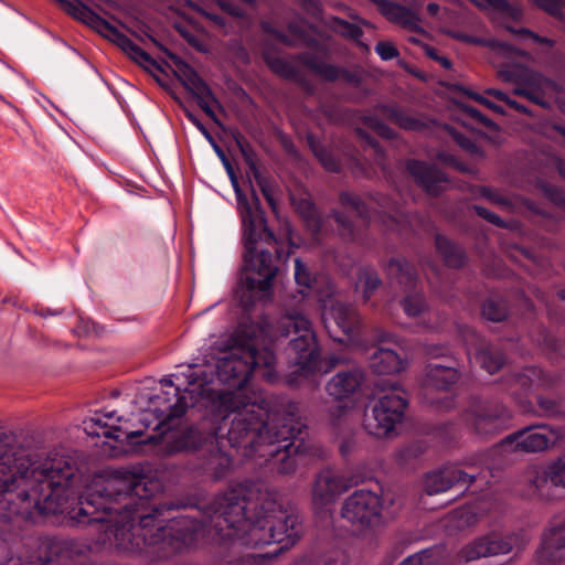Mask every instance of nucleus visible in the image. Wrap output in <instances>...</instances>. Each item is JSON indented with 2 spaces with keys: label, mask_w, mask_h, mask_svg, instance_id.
Instances as JSON below:
<instances>
[{
  "label": "nucleus",
  "mask_w": 565,
  "mask_h": 565,
  "mask_svg": "<svg viewBox=\"0 0 565 565\" xmlns=\"http://www.w3.org/2000/svg\"><path fill=\"white\" fill-rule=\"evenodd\" d=\"M66 524L92 527L105 550H147L158 558L206 543L222 565H267L302 534L300 518L252 481L199 500L168 494L158 479L129 470L88 488L67 511Z\"/></svg>",
  "instance_id": "f257e3e1"
},
{
  "label": "nucleus",
  "mask_w": 565,
  "mask_h": 565,
  "mask_svg": "<svg viewBox=\"0 0 565 565\" xmlns=\"http://www.w3.org/2000/svg\"><path fill=\"white\" fill-rule=\"evenodd\" d=\"M275 363L274 341L265 326L242 321L210 376L193 373L183 391L163 377L160 384L169 391L154 395L150 404L160 426L171 430L164 437L167 452L195 454L200 468L215 481L233 466L225 444L245 458H264L278 473H292L298 457L309 449L298 404L249 386L253 373L277 383Z\"/></svg>",
  "instance_id": "f03ea898"
},
{
  "label": "nucleus",
  "mask_w": 565,
  "mask_h": 565,
  "mask_svg": "<svg viewBox=\"0 0 565 565\" xmlns=\"http://www.w3.org/2000/svg\"><path fill=\"white\" fill-rule=\"evenodd\" d=\"M222 162L232 181L242 220L244 274L237 297L241 305L249 309L257 300L271 296L274 281L280 265L288 259L289 252L286 250L284 242L269 230L255 189H250L248 198L239 186L227 157Z\"/></svg>",
  "instance_id": "7ed1b4c3"
},
{
  "label": "nucleus",
  "mask_w": 565,
  "mask_h": 565,
  "mask_svg": "<svg viewBox=\"0 0 565 565\" xmlns=\"http://www.w3.org/2000/svg\"><path fill=\"white\" fill-rule=\"evenodd\" d=\"M277 341L285 348L289 363L298 366V370L288 379L290 385L296 384V377L307 375L318 370L321 352L318 345L316 333L307 317L298 311H288L278 322Z\"/></svg>",
  "instance_id": "20e7f679"
},
{
  "label": "nucleus",
  "mask_w": 565,
  "mask_h": 565,
  "mask_svg": "<svg viewBox=\"0 0 565 565\" xmlns=\"http://www.w3.org/2000/svg\"><path fill=\"white\" fill-rule=\"evenodd\" d=\"M554 433L547 424L530 425L505 437L500 446L478 454V462L487 467L491 477H495V472L500 469L495 457L502 448L509 447L514 451L523 452H540L554 443L551 436Z\"/></svg>",
  "instance_id": "39448f33"
},
{
  "label": "nucleus",
  "mask_w": 565,
  "mask_h": 565,
  "mask_svg": "<svg viewBox=\"0 0 565 565\" xmlns=\"http://www.w3.org/2000/svg\"><path fill=\"white\" fill-rule=\"evenodd\" d=\"M407 405L406 393L393 386L374 402L371 414L365 413V430L375 437L387 436L404 419Z\"/></svg>",
  "instance_id": "423d86ee"
},
{
  "label": "nucleus",
  "mask_w": 565,
  "mask_h": 565,
  "mask_svg": "<svg viewBox=\"0 0 565 565\" xmlns=\"http://www.w3.org/2000/svg\"><path fill=\"white\" fill-rule=\"evenodd\" d=\"M511 418L512 413L503 403L480 397L472 398L463 413V419L470 429L482 437L505 430Z\"/></svg>",
  "instance_id": "0eeeda50"
},
{
  "label": "nucleus",
  "mask_w": 565,
  "mask_h": 565,
  "mask_svg": "<svg viewBox=\"0 0 565 565\" xmlns=\"http://www.w3.org/2000/svg\"><path fill=\"white\" fill-rule=\"evenodd\" d=\"M527 541L529 539L523 530L513 532L491 531L462 546L457 554V558L459 562L469 563L481 557L504 555L514 548L516 551L523 550Z\"/></svg>",
  "instance_id": "6e6552de"
},
{
  "label": "nucleus",
  "mask_w": 565,
  "mask_h": 565,
  "mask_svg": "<svg viewBox=\"0 0 565 565\" xmlns=\"http://www.w3.org/2000/svg\"><path fill=\"white\" fill-rule=\"evenodd\" d=\"M340 204L345 211L333 210V216L339 235L345 242L358 243L363 238V228L369 224L374 209L360 195L341 192Z\"/></svg>",
  "instance_id": "1a4fd4ad"
},
{
  "label": "nucleus",
  "mask_w": 565,
  "mask_h": 565,
  "mask_svg": "<svg viewBox=\"0 0 565 565\" xmlns=\"http://www.w3.org/2000/svg\"><path fill=\"white\" fill-rule=\"evenodd\" d=\"M387 277L403 288L406 296L401 305L408 317L419 316L427 307L424 294L418 289L416 267L403 257H392L386 265Z\"/></svg>",
  "instance_id": "9d476101"
},
{
  "label": "nucleus",
  "mask_w": 565,
  "mask_h": 565,
  "mask_svg": "<svg viewBox=\"0 0 565 565\" xmlns=\"http://www.w3.org/2000/svg\"><path fill=\"white\" fill-rule=\"evenodd\" d=\"M341 515L361 529L374 527L382 519V498L371 490H355L344 500Z\"/></svg>",
  "instance_id": "9b49d317"
},
{
  "label": "nucleus",
  "mask_w": 565,
  "mask_h": 565,
  "mask_svg": "<svg viewBox=\"0 0 565 565\" xmlns=\"http://www.w3.org/2000/svg\"><path fill=\"white\" fill-rule=\"evenodd\" d=\"M469 463L480 467L481 470L475 473L466 472L458 466H446L439 470L427 473L424 481L426 493L428 495L438 494L456 486L467 488L478 479L489 483V478H491L490 472L487 470L486 466L478 462V454L470 459Z\"/></svg>",
  "instance_id": "f8f14e48"
},
{
  "label": "nucleus",
  "mask_w": 565,
  "mask_h": 565,
  "mask_svg": "<svg viewBox=\"0 0 565 565\" xmlns=\"http://www.w3.org/2000/svg\"><path fill=\"white\" fill-rule=\"evenodd\" d=\"M322 322L329 337L338 343L353 341L361 328V317L352 305L335 301L322 316Z\"/></svg>",
  "instance_id": "ddd939ff"
},
{
  "label": "nucleus",
  "mask_w": 565,
  "mask_h": 565,
  "mask_svg": "<svg viewBox=\"0 0 565 565\" xmlns=\"http://www.w3.org/2000/svg\"><path fill=\"white\" fill-rule=\"evenodd\" d=\"M348 483L343 477L331 469L321 470L312 488V503L318 514L322 519L331 518L328 507L348 489Z\"/></svg>",
  "instance_id": "4468645a"
},
{
  "label": "nucleus",
  "mask_w": 565,
  "mask_h": 565,
  "mask_svg": "<svg viewBox=\"0 0 565 565\" xmlns=\"http://www.w3.org/2000/svg\"><path fill=\"white\" fill-rule=\"evenodd\" d=\"M299 61L313 72L316 75L327 82L342 81L355 88H359L363 81V72L360 68L349 70L342 66L322 62L317 55L310 53H302L299 55Z\"/></svg>",
  "instance_id": "2eb2a0df"
},
{
  "label": "nucleus",
  "mask_w": 565,
  "mask_h": 565,
  "mask_svg": "<svg viewBox=\"0 0 565 565\" xmlns=\"http://www.w3.org/2000/svg\"><path fill=\"white\" fill-rule=\"evenodd\" d=\"M406 170L427 194L438 196L444 191V184L448 182L447 175L435 164L408 159Z\"/></svg>",
  "instance_id": "dca6fc26"
},
{
  "label": "nucleus",
  "mask_w": 565,
  "mask_h": 565,
  "mask_svg": "<svg viewBox=\"0 0 565 565\" xmlns=\"http://www.w3.org/2000/svg\"><path fill=\"white\" fill-rule=\"evenodd\" d=\"M465 339L466 341L471 339V344L475 347V360L481 369L489 374H494L503 367L507 358L498 345L484 341L470 328L466 329Z\"/></svg>",
  "instance_id": "f3484780"
},
{
  "label": "nucleus",
  "mask_w": 565,
  "mask_h": 565,
  "mask_svg": "<svg viewBox=\"0 0 565 565\" xmlns=\"http://www.w3.org/2000/svg\"><path fill=\"white\" fill-rule=\"evenodd\" d=\"M565 548V519L559 524L552 525L542 539L541 547L536 552L539 565H556L564 558Z\"/></svg>",
  "instance_id": "a211bd4d"
},
{
  "label": "nucleus",
  "mask_w": 565,
  "mask_h": 565,
  "mask_svg": "<svg viewBox=\"0 0 565 565\" xmlns=\"http://www.w3.org/2000/svg\"><path fill=\"white\" fill-rule=\"evenodd\" d=\"M459 377L457 362L454 359L447 364L431 362L425 369L424 386L426 390L449 392Z\"/></svg>",
  "instance_id": "6ab92c4d"
},
{
  "label": "nucleus",
  "mask_w": 565,
  "mask_h": 565,
  "mask_svg": "<svg viewBox=\"0 0 565 565\" xmlns=\"http://www.w3.org/2000/svg\"><path fill=\"white\" fill-rule=\"evenodd\" d=\"M529 497L541 495L543 488L551 482L553 486L565 488V460L558 459L545 469H533L527 472Z\"/></svg>",
  "instance_id": "aec40b11"
},
{
  "label": "nucleus",
  "mask_w": 565,
  "mask_h": 565,
  "mask_svg": "<svg viewBox=\"0 0 565 565\" xmlns=\"http://www.w3.org/2000/svg\"><path fill=\"white\" fill-rule=\"evenodd\" d=\"M365 374L360 367L342 370L335 373L326 385L334 399H344L354 395L362 386Z\"/></svg>",
  "instance_id": "412c9836"
},
{
  "label": "nucleus",
  "mask_w": 565,
  "mask_h": 565,
  "mask_svg": "<svg viewBox=\"0 0 565 565\" xmlns=\"http://www.w3.org/2000/svg\"><path fill=\"white\" fill-rule=\"evenodd\" d=\"M536 376V369L526 367L522 371L510 372L501 379L499 385L502 391L513 398H521L531 390Z\"/></svg>",
  "instance_id": "4be33fe9"
},
{
  "label": "nucleus",
  "mask_w": 565,
  "mask_h": 565,
  "mask_svg": "<svg viewBox=\"0 0 565 565\" xmlns=\"http://www.w3.org/2000/svg\"><path fill=\"white\" fill-rule=\"evenodd\" d=\"M369 366L377 374H395L404 369V361L394 350L377 348L369 359Z\"/></svg>",
  "instance_id": "5701e85b"
},
{
  "label": "nucleus",
  "mask_w": 565,
  "mask_h": 565,
  "mask_svg": "<svg viewBox=\"0 0 565 565\" xmlns=\"http://www.w3.org/2000/svg\"><path fill=\"white\" fill-rule=\"evenodd\" d=\"M380 113L391 122L404 130L419 131L426 125L419 118L412 116L397 104H381L379 106Z\"/></svg>",
  "instance_id": "b1692460"
},
{
  "label": "nucleus",
  "mask_w": 565,
  "mask_h": 565,
  "mask_svg": "<svg viewBox=\"0 0 565 565\" xmlns=\"http://www.w3.org/2000/svg\"><path fill=\"white\" fill-rule=\"evenodd\" d=\"M117 45L138 64L162 71L160 64L119 29L113 36Z\"/></svg>",
  "instance_id": "393cba45"
},
{
  "label": "nucleus",
  "mask_w": 565,
  "mask_h": 565,
  "mask_svg": "<svg viewBox=\"0 0 565 565\" xmlns=\"http://www.w3.org/2000/svg\"><path fill=\"white\" fill-rule=\"evenodd\" d=\"M435 247L443 257L447 267L461 268L466 265L467 255L465 250L445 235H435Z\"/></svg>",
  "instance_id": "a878e982"
},
{
  "label": "nucleus",
  "mask_w": 565,
  "mask_h": 565,
  "mask_svg": "<svg viewBox=\"0 0 565 565\" xmlns=\"http://www.w3.org/2000/svg\"><path fill=\"white\" fill-rule=\"evenodd\" d=\"M86 424V430L90 435L104 436L109 439H115L116 441H122L126 439L129 443H134L138 437L142 435L141 431H130L125 434V437L121 429L117 426H109L106 422L103 420L102 417L95 416L89 419Z\"/></svg>",
  "instance_id": "bb28decb"
},
{
  "label": "nucleus",
  "mask_w": 565,
  "mask_h": 565,
  "mask_svg": "<svg viewBox=\"0 0 565 565\" xmlns=\"http://www.w3.org/2000/svg\"><path fill=\"white\" fill-rule=\"evenodd\" d=\"M347 554L340 548H331L322 553L306 555L292 565H345Z\"/></svg>",
  "instance_id": "cd10ccee"
},
{
  "label": "nucleus",
  "mask_w": 565,
  "mask_h": 565,
  "mask_svg": "<svg viewBox=\"0 0 565 565\" xmlns=\"http://www.w3.org/2000/svg\"><path fill=\"white\" fill-rule=\"evenodd\" d=\"M447 557L445 545H434L406 557L398 565H437Z\"/></svg>",
  "instance_id": "c85d7f7f"
},
{
  "label": "nucleus",
  "mask_w": 565,
  "mask_h": 565,
  "mask_svg": "<svg viewBox=\"0 0 565 565\" xmlns=\"http://www.w3.org/2000/svg\"><path fill=\"white\" fill-rule=\"evenodd\" d=\"M533 413L540 417L565 419V406L561 399L537 395Z\"/></svg>",
  "instance_id": "c756f323"
},
{
  "label": "nucleus",
  "mask_w": 565,
  "mask_h": 565,
  "mask_svg": "<svg viewBox=\"0 0 565 565\" xmlns=\"http://www.w3.org/2000/svg\"><path fill=\"white\" fill-rule=\"evenodd\" d=\"M190 94L196 99L199 107L204 111V114L214 122L220 125V120L215 111L210 106V103L218 104V100L209 84L201 78L198 85L192 88Z\"/></svg>",
  "instance_id": "7c9ffc66"
},
{
  "label": "nucleus",
  "mask_w": 565,
  "mask_h": 565,
  "mask_svg": "<svg viewBox=\"0 0 565 565\" xmlns=\"http://www.w3.org/2000/svg\"><path fill=\"white\" fill-rule=\"evenodd\" d=\"M178 68L177 77L182 86L190 93L192 88L201 81L199 73L185 61L169 50H164Z\"/></svg>",
  "instance_id": "2f4dec72"
},
{
  "label": "nucleus",
  "mask_w": 565,
  "mask_h": 565,
  "mask_svg": "<svg viewBox=\"0 0 565 565\" xmlns=\"http://www.w3.org/2000/svg\"><path fill=\"white\" fill-rule=\"evenodd\" d=\"M292 204L299 215L307 222L312 231L319 234L322 231V221L316 205L307 198L292 199Z\"/></svg>",
  "instance_id": "473e14b6"
},
{
  "label": "nucleus",
  "mask_w": 565,
  "mask_h": 565,
  "mask_svg": "<svg viewBox=\"0 0 565 565\" xmlns=\"http://www.w3.org/2000/svg\"><path fill=\"white\" fill-rule=\"evenodd\" d=\"M295 280L299 287L308 291H319L320 276L300 258L295 259Z\"/></svg>",
  "instance_id": "72a5a7b5"
},
{
  "label": "nucleus",
  "mask_w": 565,
  "mask_h": 565,
  "mask_svg": "<svg viewBox=\"0 0 565 565\" xmlns=\"http://www.w3.org/2000/svg\"><path fill=\"white\" fill-rule=\"evenodd\" d=\"M481 313L489 321L501 322L508 317V303L499 296H490L483 301Z\"/></svg>",
  "instance_id": "f704fd0d"
},
{
  "label": "nucleus",
  "mask_w": 565,
  "mask_h": 565,
  "mask_svg": "<svg viewBox=\"0 0 565 565\" xmlns=\"http://www.w3.org/2000/svg\"><path fill=\"white\" fill-rule=\"evenodd\" d=\"M76 20L82 21L87 25L105 30L111 38L118 31L117 26H115L109 21L100 17L85 3L83 6H79V12L76 17Z\"/></svg>",
  "instance_id": "c9c22d12"
},
{
  "label": "nucleus",
  "mask_w": 565,
  "mask_h": 565,
  "mask_svg": "<svg viewBox=\"0 0 565 565\" xmlns=\"http://www.w3.org/2000/svg\"><path fill=\"white\" fill-rule=\"evenodd\" d=\"M263 57L265 63L275 74L287 79H295L297 77L298 70L286 58L274 56L268 52H264Z\"/></svg>",
  "instance_id": "e433bc0d"
},
{
  "label": "nucleus",
  "mask_w": 565,
  "mask_h": 565,
  "mask_svg": "<svg viewBox=\"0 0 565 565\" xmlns=\"http://www.w3.org/2000/svg\"><path fill=\"white\" fill-rule=\"evenodd\" d=\"M472 3L480 10H494L518 20L521 15L520 9L511 4L508 0H473Z\"/></svg>",
  "instance_id": "4c0bfd02"
},
{
  "label": "nucleus",
  "mask_w": 565,
  "mask_h": 565,
  "mask_svg": "<svg viewBox=\"0 0 565 565\" xmlns=\"http://www.w3.org/2000/svg\"><path fill=\"white\" fill-rule=\"evenodd\" d=\"M331 28L345 39L358 41L363 35V30L342 18L333 17L331 20Z\"/></svg>",
  "instance_id": "58836bf2"
},
{
  "label": "nucleus",
  "mask_w": 565,
  "mask_h": 565,
  "mask_svg": "<svg viewBox=\"0 0 565 565\" xmlns=\"http://www.w3.org/2000/svg\"><path fill=\"white\" fill-rule=\"evenodd\" d=\"M359 280L363 284V299L365 302L371 299L374 291L382 285V280L375 270H363Z\"/></svg>",
  "instance_id": "ea45409f"
},
{
  "label": "nucleus",
  "mask_w": 565,
  "mask_h": 565,
  "mask_svg": "<svg viewBox=\"0 0 565 565\" xmlns=\"http://www.w3.org/2000/svg\"><path fill=\"white\" fill-rule=\"evenodd\" d=\"M507 31L516 36V38H520V39H530L532 40L534 43H537L540 45H545L547 47H553L555 42L550 39V38H546V36H542L535 32H533L532 30L527 29V28H514L512 25H507L505 26Z\"/></svg>",
  "instance_id": "a19ab883"
},
{
  "label": "nucleus",
  "mask_w": 565,
  "mask_h": 565,
  "mask_svg": "<svg viewBox=\"0 0 565 565\" xmlns=\"http://www.w3.org/2000/svg\"><path fill=\"white\" fill-rule=\"evenodd\" d=\"M513 94L522 96L530 100L531 103L539 105L541 107H547V102L545 100L543 92L540 88L533 86L532 84L515 87L513 89Z\"/></svg>",
  "instance_id": "79ce46f5"
},
{
  "label": "nucleus",
  "mask_w": 565,
  "mask_h": 565,
  "mask_svg": "<svg viewBox=\"0 0 565 565\" xmlns=\"http://www.w3.org/2000/svg\"><path fill=\"white\" fill-rule=\"evenodd\" d=\"M425 451L423 444L412 443L402 447L397 451V462L399 465H411L414 460L418 459Z\"/></svg>",
  "instance_id": "37998d69"
},
{
  "label": "nucleus",
  "mask_w": 565,
  "mask_h": 565,
  "mask_svg": "<svg viewBox=\"0 0 565 565\" xmlns=\"http://www.w3.org/2000/svg\"><path fill=\"white\" fill-rule=\"evenodd\" d=\"M452 518L456 520V527L458 529L473 526L479 520L478 513L470 507L457 509Z\"/></svg>",
  "instance_id": "c03bdc74"
},
{
  "label": "nucleus",
  "mask_w": 565,
  "mask_h": 565,
  "mask_svg": "<svg viewBox=\"0 0 565 565\" xmlns=\"http://www.w3.org/2000/svg\"><path fill=\"white\" fill-rule=\"evenodd\" d=\"M455 90L466 95L467 97L473 99L475 102L488 107L489 109H492L493 111L498 113V114H503V108L502 106L489 100L488 98L483 97L482 95L465 87L463 85L461 84H456L455 85Z\"/></svg>",
  "instance_id": "a18cd8bd"
},
{
  "label": "nucleus",
  "mask_w": 565,
  "mask_h": 565,
  "mask_svg": "<svg viewBox=\"0 0 565 565\" xmlns=\"http://www.w3.org/2000/svg\"><path fill=\"white\" fill-rule=\"evenodd\" d=\"M308 141L315 156L319 159L322 166L328 171L337 172L339 170V163L337 162V160L326 149L316 147L312 137H309Z\"/></svg>",
  "instance_id": "49530a36"
},
{
  "label": "nucleus",
  "mask_w": 565,
  "mask_h": 565,
  "mask_svg": "<svg viewBox=\"0 0 565 565\" xmlns=\"http://www.w3.org/2000/svg\"><path fill=\"white\" fill-rule=\"evenodd\" d=\"M541 191L548 201L565 211V194L561 188L551 183H542Z\"/></svg>",
  "instance_id": "de8ad7c7"
},
{
  "label": "nucleus",
  "mask_w": 565,
  "mask_h": 565,
  "mask_svg": "<svg viewBox=\"0 0 565 565\" xmlns=\"http://www.w3.org/2000/svg\"><path fill=\"white\" fill-rule=\"evenodd\" d=\"M534 3L553 18H563L565 0H534Z\"/></svg>",
  "instance_id": "09e8293b"
},
{
  "label": "nucleus",
  "mask_w": 565,
  "mask_h": 565,
  "mask_svg": "<svg viewBox=\"0 0 565 565\" xmlns=\"http://www.w3.org/2000/svg\"><path fill=\"white\" fill-rule=\"evenodd\" d=\"M369 126L382 138L392 140L396 138V131L388 125L377 118L370 117L367 119Z\"/></svg>",
  "instance_id": "8fccbe9b"
},
{
  "label": "nucleus",
  "mask_w": 565,
  "mask_h": 565,
  "mask_svg": "<svg viewBox=\"0 0 565 565\" xmlns=\"http://www.w3.org/2000/svg\"><path fill=\"white\" fill-rule=\"evenodd\" d=\"M461 110L471 119L477 121L478 124L491 128L494 126V122L488 118L486 115H483L479 109H477L473 106L467 105V104H460Z\"/></svg>",
  "instance_id": "3c124183"
},
{
  "label": "nucleus",
  "mask_w": 565,
  "mask_h": 565,
  "mask_svg": "<svg viewBox=\"0 0 565 565\" xmlns=\"http://www.w3.org/2000/svg\"><path fill=\"white\" fill-rule=\"evenodd\" d=\"M471 210L475 211L478 216L484 218L489 223H491L500 228L507 227L505 222L498 214L489 211L488 209H486L481 205L473 204L471 206Z\"/></svg>",
  "instance_id": "603ef678"
},
{
  "label": "nucleus",
  "mask_w": 565,
  "mask_h": 565,
  "mask_svg": "<svg viewBox=\"0 0 565 565\" xmlns=\"http://www.w3.org/2000/svg\"><path fill=\"white\" fill-rule=\"evenodd\" d=\"M374 50L383 61H391L399 55L396 46L388 41H379Z\"/></svg>",
  "instance_id": "864d4df0"
},
{
  "label": "nucleus",
  "mask_w": 565,
  "mask_h": 565,
  "mask_svg": "<svg viewBox=\"0 0 565 565\" xmlns=\"http://www.w3.org/2000/svg\"><path fill=\"white\" fill-rule=\"evenodd\" d=\"M260 28H262L264 33L275 38L280 43H282V44H285L287 46H292L294 45L291 39L287 34H285L282 31H280L279 29L275 28L270 22L263 21L260 23Z\"/></svg>",
  "instance_id": "5fc2aeb1"
},
{
  "label": "nucleus",
  "mask_w": 565,
  "mask_h": 565,
  "mask_svg": "<svg viewBox=\"0 0 565 565\" xmlns=\"http://www.w3.org/2000/svg\"><path fill=\"white\" fill-rule=\"evenodd\" d=\"M426 403L431 405L438 411H450L456 406V399L454 395L446 394L443 397L434 398L425 395Z\"/></svg>",
  "instance_id": "6e6d98bb"
},
{
  "label": "nucleus",
  "mask_w": 565,
  "mask_h": 565,
  "mask_svg": "<svg viewBox=\"0 0 565 565\" xmlns=\"http://www.w3.org/2000/svg\"><path fill=\"white\" fill-rule=\"evenodd\" d=\"M452 137L457 145L460 146L463 150L472 154H479L481 152L480 147L466 135L461 132H455Z\"/></svg>",
  "instance_id": "4d7b16f0"
},
{
  "label": "nucleus",
  "mask_w": 565,
  "mask_h": 565,
  "mask_svg": "<svg viewBox=\"0 0 565 565\" xmlns=\"http://www.w3.org/2000/svg\"><path fill=\"white\" fill-rule=\"evenodd\" d=\"M253 177L257 185L259 186L262 194L264 195L268 204L271 206V209L275 210V200L273 196L270 184L268 183L266 178L260 173V171L258 172V174H254Z\"/></svg>",
  "instance_id": "13d9d810"
},
{
  "label": "nucleus",
  "mask_w": 565,
  "mask_h": 565,
  "mask_svg": "<svg viewBox=\"0 0 565 565\" xmlns=\"http://www.w3.org/2000/svg\"><path fill=\"white\" fill-rule=\"evenodd\" d=\"M297 2L306 13L313 18H318L322 12L320 0H297Z\"/></svg>",
  "instance_id": "bf43d9fd"
},
{
  "label": "nucleus",
  "mask_w": 565,
  "mask_h": 565,
  "mask_svg": "<svg viewBox=\"0 0 565 565\" xmlns=\"http://www.w3.org/2000/svg\"><path fill=\"white\" fill-rule=\"evenodd\" d=\"M241 154H242L246 166L248 167L250 173L253 175L258 174V172L260 170L256 162V154H255V151L253 150V148L250 146H248L245 150H243V152H241Z\"/></svg>",
  "instance_id": "052dcab7"
},
{
  "label": "nucleus",
  "mask_w": 565,
  "mask_h": 565,
  "mask_svg": "<svg viewBox=\"0 0 565 565\" xmlns=\"http://www.w3.org/2000/svg\"><path fill=\"white\" fill-rule=\"evenodd\" d=\"M426 353H427L428 356H430L433 359L445 358V359H448V361L450 360L448 358V354L450 353V350L446 345L428 344L426 347Z\"/></svg>",
  "instance_id": "680f3d73"
},
{
  "label": "nucleus",
  "mask_w": 565,
  "mask_h": 565,
  "mask_svg": "<svg viewBox=\"0 0 565 565\" xmlns=\"http://www.w3.org/2000/svg\"><path fill=\"white\" fill-rule=\"evenodd\" d=\"M62 8L70 14L71 17L75 18L78 15L79 12V6H83L84 3L82 1H71V0H57Z\"/></svg>",
  "instance_id": "e2e57ef3"
},
{
  "label": "nucleus",
  "mask_w": 565,
  "mask_h": 565,
  "mask_svg": "<svg viewBox=\"0 0 565 565\" xmlns=\"http://www.w3.org/2000/svg\"><path fill=\"white\" fill-rule=\"evenodd\" d=\"M220 7L232 17L242 18L244 15L242 8L231 1H223L220 3Z\"/></svg>",
  "instance_id": "0e129e2a"
},
{
  "label": "nucleus",
  "mask_w": 565,
  "mask_h": 565,
  "mask_svg": "<svg viewBox=\"0 0 565 565\" xmlns=\"http://www.w3.org/2000/svg\"><path fill=\"white\" fill-rule=\"evenodd\" d=\"M184 115L189 119V121H191L203 136H205L210 132L209 129L205 127V125L201 121V119L193 111H191L189 109H184Z\"/></svg>",
  "instance_id": "69168bd1"
},
{
  "label": "nucleus",
  "mask_w": 565,
  "mask_h": 565,
  "mask_svg": "<svg viewBox=\"0 0 565 565\" xmlns=\"http://www.w3.org/2000/svg\"><path fill=\"white\" fill-rule=\"evenodd\" d=\"M479 193L482 198L489 200V201H492V202H495V203H500L501 202V198L498 193H495L492 189L488 188V186H480L479 189Z\"/></svg>",
  "instance_id": "338daca9"
},
{
  "label": "nucleus",
  "mask_w": 565,
  "mask_h": 565,
  "mask_svg": "<svg viewBox=\"0 0 565 565\" xmlns=\"http://www.w3.org/2000/svg\"><path fill=\"white\" fill-rule=\"evenodd\" d=\"M452 38L456 40H459L461 42L469 43V44H480L481 43L480 39L469 35V34H466L463 32H455V33H452Z\"/></svg>",
  "instance_id": "774afa93"
}]
</instances>
